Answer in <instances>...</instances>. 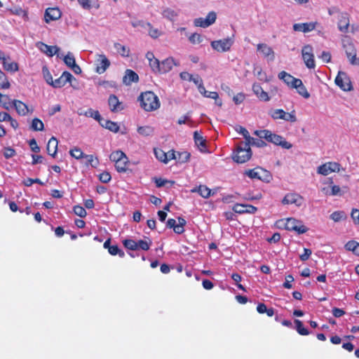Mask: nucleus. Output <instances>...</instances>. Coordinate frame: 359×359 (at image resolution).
Here are the masks:
<instances>
[{"label":"nucleus","mask_w":359,"mask_h":359,"mask_svg":"<svg viewBox=\"0 0 359 359\" xmlns=\"http://www.w3.org/2000/svg\"><path fill=\"white\" fill-rule=\"evenodd\" d=\"M137 100L140 102L141 108L147 112L157 110L161 106V102L158 96L152 91L142 93L139 95Z\"/></svg>","instance_id":"1"},{"label":"nucleus","mask_w":359,"mask_h":359,"mask_svg":"<svg viewBox=\"0 0 359 359\" xmlns=\"http://www.w3.org/2000/svg\"><path fill=\"white\" fill-rule=\"evenodd\" d=\"M252 156V150L248 142H241L237 145L232 158L238 163H243L250 160Z\"/></svg>","instance_id":"2"},{"label":"nucleus","mask_w":359,"mask_h":359,"mask_svg":"<svg viewBox=\"0 0 359 359\" xmlns=\"http://www.w3.org/2000/svg\"><path fill=\"white\" fill-rule=\"evenodd\" d=\"M109 158L114 162L115 168L118 172H126L128 170L129 161L126 155L120 150L112 152Z\"/></svg>","instance_id":"3"},{"label":"nucleus","mask_w":359,"mask_h":359,"mask_svg":"<svg viewBox=\"0 0 359 359\" xmlns=\"http://www.w3.org/2000/svg\"><path fill=\"white\" fill-rule=\"evenodd\" d=\"M244 175L250 179L259 180L264 182H269L272 180L271 172L261 167L246 170L244 172Z\"/></svg>","instance_id":"4"},{"label":"nucleus","mask_w":359,"mask_h":359,"mask_svg":"<svg viewBox=\"0 0 359 359\" xmlns=\"http://www.w3.org/2000/svg\"><path fill=\"white\" fill-rule=\"evenodd\" d=\"M269 115L273 119H283L286 121H290L292 123L297 121V117L295 115V111L293 110L290 113L285 112L283 109H277L274 110H271L269 112Z\"/></svg>","instance_id":"5"},{"label":"nucleus","mask_w":359,"mask_h":359,"mask_svg":"<svg viewBox=\"0 0 359 359\" xmlns=\"http://www.w3.org/2000/svg\"><path fill=\"white\" fill-rule=\"evenodd\" d=\"M285 228L288 231H294L299 234L304 233L308 231L309 229L304 225L301 220L290 217L288 218L285 223Z\"/></svg>","instance_id":"6"},{"label":"nucleus","mask_w":359,"mask_h":359,"mask_svg":"<svg viewBox=\"0 0 359 359\" xmlns=\"http://www.w3.org/2000/svg\"><path fill=\"white\" fill-rule=\"evenodd\" d=\"M233 43L232 38H226L211 41V47L216 51L223 53L229 51Z\"/></svg>","instance_id":"7"},{"label":"nucleus","mask_w":359,"mask_h":359,"mask_svg":"<svg viewBox=\"0 0 359 359\" xmlns=\"http://www.w3.org/2000/svg\"><path fill=\"white\" fill-rule=\"evenodd\" d=\"M340 168L341 165L339 163L330 161L318 166L317 172L320 175L327 176L332 172H339Z\"/></svg>","instance_id":"8"},{"label":"nucleus","mask_w":359,"mask_h":359,"mask_svg":"<svg viewBox=\"0 0 359 359\" xmlns=\"http://www.w3.org/2000/svg\"><path fill=\"white\" fill-rule=\"evenodd\" d=\"M334 82L336 85L344 91H350L352 90L351 82L345 72H339Z\"/></svg>","instance_id":"9"},{"label":"nucleus","mask_w":359,"mask_h":359,"mask_svg":"<svg viewBox=\"0 0 359 359\" xmlns=\"http://www.w3.org/2000/svg\"><path fill=\"white\" fill-rule=\"evenodd\" d=\"M281 202L283 205L294 204L300 207L303 205L304 199L303 196L297 193H288L284 196Z\"/></svg>","instance_id":"10"},{"label":"nucleus","mask_w":359,"mask_h":359,"mask_svg":"<svg viewBox=\"0 0 359 359\" xmlns=\"http://www.w3.org/2000/svg\"><path fill=\"white\" fill-rule=\"evenodd\" d=\"M178 224L176 223L175 219H168L166 222V226L170 229H173L175 233L177 234H182L184 232V226L186 225V220L181 217L177 218Z\"/></svg>","instance_id":"11"},{"label":"nucleus","mask_w":359,"mask_h":359,"mask_svg":"<svg viewBox=\"0 0 359 359\" xmlns=\"http://www.w3.org/2000/svg\"><path fill=\"white\" fill-rule=\"evenodd\" d=\"M302 53L306 66L309 69H313L316 65L312 53V47L311 46H305L302 50Z\"/></svg>","instance_id":"12"},{"label":"nucleus","mask_w":359,"mask_h":359,"mask_svg":"<svg viewBox=\"0 0 359 359\" xmlns=\"http://www.w3.org/2000/svg\"><path fill=\"white\" fill-rule=\"evenodd\" d=\"M72 80L76 81V79L69 72H64L62 75L55 80H53L52 83V86L53 88H62L67 83H72ZM72 86V84H71Z\"/></svg>","instance_id":"13"},{"label":"nucleus","mask_w":359,"mask_h":359,"mask_svg":"<svg viewBox=\"0 0 359 359\" xmlns=\"http://www.w3.org/2000/svg\"><path fill=\"white\" fill-rule=\"evenodd\" d=\"M110 66V61L104 54H98L97 59L96 60V68L95 72L102 74L106 72V70Z\"/></svg>","instance_id":"14"},{"label":"nucleus","mask_w":359,"mask_h":359,"mask_svg":"<svg viewBox=\"0 0 359 359\" xmlns=\"http://www.w3.org/2000/svg\"><path fill=\"white\" fill-rule=\"evenodd\" d=\"M108 104L111 111L114 113L119 112L125 109L123 102L119 101L118 97L115 95H110L108 98Z\"/></svg>","instance_id":"15"},{"label":"nucleus","mask_w":359,"mask_h":359,"mask_svg":"<svg viewBox=\"0 0 359 359\" xmlns=\"http://www.w3.org/2000/svg\"><path fill=\"white\" fill-rule=\"evenodd\" d=\"M232 209L238 214H255L257 211V207L249 204L236 203Z\"/></svg>","instance_id":"16"},{"label":"nucleus","mask_w":359,"mask_h":359,"mask_svg":"<svg viewBox=\"0 0 359 359\" xmlns=\"http://www.w3.org/2000/svg\"><path fill=\"white\" fill-rule=\"evenodd\" d=\"M36 47L43 53L49 57L57 54L60 48L56 46H48L43 42L39 41L36 43Z\"/></svg>","instance_id":"17"},{"label":"nucleus","mask_w":359,"mask_h":359,"mask_svg":"<svg viewBox=\"0 0 359 359\" xmlns=\"http://www.w3.org/2000/svg\"><path fill=\"white\" fill-rule=\"evenodd\" d=\"M179 63L176 62L173 57H170L161 62L160 69L158 74H165L169 72L174 66H178Z\"/></svg>","instance_id":"18"},{"label":"nucleus","mask_w":359,"mask_h":359,"mask_svg":"<svg viewBox=\"0 0 359 359\" xmlns=\"http://www.w3.org/2000/svg\"><path fill=\"white\" fill-rule=\"evenodd\" d=\"M338 28L341 32L346 33L349 27V15L347 13H340L338 16Z\"/></svg>","instance_id":"19"},{"label":"nucleus","mask_w":359,"mask_h":359,"mask_svg":"<svg viewBox=\"0 0 359 359\" xmlns=\"http://www.w3.org/2000/svg\"><path fill=\"white\" fill-rule=\"evenodd\" d=\"M146 58L149 61V65L151 69V71L154 74H158L160 69L161 62L155 57L154 53L152 52H147L146 53Z\"/></svg>","instance_id":"20"},{"label":"nucleus","mask_w":359,"mask_h":359,"mask_svg":"<svg viewBox=\"0 0 359 359\" xmlns=\"http://www.w3.org/2000/svg\"><path fill=\"white\" fill-rule=\"evenodd\" d=\"M61 17V12L57 8H48L46 10L44 20L48 23L50 21L58 20Z\"/></svg>","instance_id":"21"},{"label":"nucleus","mask_w":359,"mask_h":359,"mask_svg":"<svg viewBox=\"0 0 359 359\" xmlns=\"http://www.w3.org/2000/svg\"><path fill=\"white\" fill-rule=\"evenodd\" d=\"M316 25V22L296 23L293 25V29L296 32H302L304 33H306L315 29Z\"/></svg>","instance_id":"22"},{"label":"nucleus","mask_w":359,"mask_h":359,"mask_svg":"<svg viewBox=\"0 0 359 359\" xmlns=\"http://www.w3.org/2000/svg\"><path fill=\"white\" fill-rule=\"evenodd\" d=\"M12 106L15 108L16 112L20 116H26L29 113L27 105L23 102L18 100L10 101Z\"/></svg>","instance_id":"23"},{"label":"nucleus","mask_w":359,"mask_h":359,"mask_svg":"<svg viewBox=\"0 0 359 359\" xmlns=\"http://www.w3.org/2000/svg\"><path fill=\"white\" fill-rule=\"evenodd\" d=\"M344 48L345 49L346 56L349 59L352 65H355L356 50L355 49L353 44L351 42L348 41L347 43L344 44Z\"/></svg>","instance_id":"24"},{"label":"nucleus","mask_w":359,"mask_h":359,"mask_svg":"<svg viewBox=\"0 0 359 359\" xmlns=\"http://www.w3.org/2000/svg\"><path fill=\"white\" fill-rule=\"evenodd\" d=\"M278 79L283 80L290 88H292L294 85L297 84L299 79L285 71H282L278 74Z\"/></svg>","instance_id":"25"},{"label":"nucleus","mask_w":359,"mask_h":359,"mask_svg":"<svg viewBox=\"0 0 359 359\" xmlns=\"http://www.w3.org/2000/svg\"><path fill=\"white\" fill-rule=\"evenodd\" d=\"M139 81V76L133 70L127 69L125 76L123 78V82L127 86L130 85L132 83H137Z\"/></svg>","instance_id":"26"},{"label":"nucleus","mask_w":359,"mask_h":359,"mask_svg":"<svg viewBox=\"0 0 359 359\" xmlns=\"http://www.w3.org/2000/svg\"><path fill=\"white\" fill-rule=\"evenodd\" d=\"M257 50L261 52L265 57L270 60L274 59V52L273 49L266 43H259L257 46Z\"/></svg>","instance_id":"27"},{"label":"nucleus","mask_w":359,"mask_h":359,"mask_svg":"<svg viewBox=\"0 0 359 359\" xmlns=\"http://www.w3.org/2000/svg\"><path fill=\"white\" fill-rule=\"evenodd\" d=\"M252 90L261 100L269 101L270 100L268 93L263 90V88L259 83L253 84Z\"/></svg>","instance_id":"28"},{"label":"nucleus","mask_w":359,"mask_h":359,"mask_svg":"<svg viewBox=\"0 0 359 359\" xmlns=\"http://www.w3.org/2000/svg\"><path fill=\"white\" fill-rule=\"evenodd\" d=\"M57 140L55 137H52L48 142L46 146V150L48 154L50 156L55 157L56 156L57 151Z\"/></svg>","instance_id":"29"},{"label":"nucleus","mask_w":359,"mask_h":359,"mask_svg":"<svg viewBox=\"0 0 359 359\" xmlns=\"http://www.w3.org/2000/svg\"><path fill=\"white\" fill-rule=\"evenodd\" d=\"M271 143H273L276 145L280 146L284 149H289L292 148V145L290 142H287L285 139L278 135L274 134Z\"/></svg>","instance_id":"30"},{"label":"nucleus","mask_w":359,"mask_h":359,"mask_svg":"<svg viewBox=\"0 0 359 359\" xmlns=\"http://www.w3.org/2000/svg\"><path fill=\"white\" fill-rule=\"evenodd\" d=\"M191 192H198L201 196L204 198H209L212 194V191L205 185H199L198 187L193 189Z\"/></svg>","instance_id":"31"},{"label":"nucleus","mask_w":359,"mask_h":359,"mask_svg":"<svg viewBox=\"0 0 359 359\" xmlns=\"http://www.w3.org/2000/svg\"><path fill=\"white\" fill-rule=\"evenodd\" d=\"M137 132L142 137H149L154 135V128L151 126H139L137 128Z\"/></svg>","instance_id":"32"},{"label":"nucleus","mask_w":359,"mask_h":359,"mask_svg":"<svg viewBox=\"0 0 359 359\" xmlns=\"http://www.w3.org/2000/svg\"><path fill=\"white\" fill-rule=\"evenodd\" d=\"M292 88L297 89V93L306 99H308L310 97L309 93L307 91L302 80L299 79H298V83L294 85Z\"/></svg>","instance_id":"33"},{"label":"nucleus","mask_w":359,"mask_h":359,"mask_svg":"<svg viewBox=\"0 0 359 359\" xmlns=\"http://www.w3.org/2000/svg\"><path fill=\"white\" fill-rule=\"evenodd\" d=\"M329 184H330L331 190L330 192H326L327 196H342L344 192L338 185L333 184L332 178H328Z\"/></svg>","instance_id":"34"},{"label":"nucleus","mask_w":359,"mask_h":359,"mask_svg":"<svg viewBox=\"0 0 359 359\" xmlns=\"http://www.w3.org/2000/svg\"><path fill=\"white\" fill-rule=\"evenodd\" d=\"M7 59H10V57H6L5 56L4 60H2V65H3L4 69L8 72H15L18 71L19 67H18V63H16L15 62H8Z\"/></svg>","instance_id":"35"},{"label":"nucleus","mask_w":359,"mask_h":359,"mask_svg":"<svg viewBox=\"0 0 359 359\" xmlns=\"http://www.w3.org/2000/svg\"><path fill=\"white\" fill-rule=\"evenodd\" d=\"M254 133L259 137L264 138L269 142H271L274 135V133L269 130H255Z\"/></svg>","instance_id":"36"},{"label":"nucleus","mask_w":359,"mask_h":359,"mask_svg":"<svg viewBox=\"0 0 359 359\" xmlns=\"http://www.w3.org/2000/svg\"><path fill=\"white\" fill-rule=\"evenodd\" d=\"M194 138L196 144L199 147L200 150L203 151L206 147L205 140L198 133V131H195L194 133Z\"/></svg>","instance_id":"37"},{"label":"nucleus","mask_w":359,"mask_h":359,"mask_svg":"<svg viewBox=\"0 0 359 359\" xmlns=\"http://www.w3.org/2000/svg\"><path fill=\"white\" fill-rule=\"evenodd\" d=\"M294 324L296 330L300 335L306 336L309 334L308 329L304 327L303 323L300 320H294Z\"/></svg>","instance_id":"38"},{"label":"nucleus","mask_w":359,"mask_h":359,"mask_svg":"<svg viewBox=\"0 0 359 359\" xmlns=\"http://www.w3.org/2000/svg\"><path fill=\"white\" fill-rule=\"evenodd\" d=\"M151 243L152 242L149 238H147V241L139 240L137 242L136 241V244L137 245V250L140 249L144 251H147L149 250Z\"/></svg>","instance_id":"39"},{"label":"nucleus","mask_w":359,"mask_h":359,"mask_svg":"<svg viewBox=\"0 0 359 359\" xmlns=\"http://www.w3.org/2000/svg\"><path fill=\"white\" fill-rule=\"evenodd\" d=\"M114 48L117 50V52L122 55L123 57H128L130 55V49L126 46L119 43H115Z\"/></svg>","instance_id":"40"},{"label":"nucleus","mask_w":359,"mask_h":359,"mask_svg":"<svg viewBox=\"0 0 359 359\" xmlns=\"http://www.w3.org/2000/svg\"><path fill=\"white\" fill-rule=\"evenodd\" d=\"M44 128V124L41 120L34 118L31 124V129L34 131H42Z\"/></svg>","instance_id":"41"},{"label":"nucleus","mask_w":359,"mask_h":359,"mask_svg":"<svg viewBox=\"0 0 359 359\" xmlns=\"http://www.w3.org/2000/svg\"><path fill=\"white\" fill-rule=\"evenodd\" d=\"M154 151L155 156L158 160L164 163H168V154L161 149H154Z\"/></svg>","instance_id":"42"},{"label":"nucleus","mask_w":359,"mask_h":359,"mask_svg":"<svg viewBox=\"0 0 359 359\" xmlns=\"http://www.w3.org/2000/svg\"><path fill=\"white\" fill-rule=\"evenodd\" d=\"M104 128L108 129L113 133H117L118 132L120 127L116 122L107 120V121H104Z\"/></svg>","instance_id":"43"},{"label":"nucleus","mask_w":359,"mask_h":359,"mask_svg":"<svg viewBox=\"0 0 359 359\" xmlns=\"http://www.w3.org/2000/svg\"><path fill=\"white\" fill-rule=\"evenodd\" d=\"M108 252L113 256L118 255L120 257H124L125 256L124 252L121 250L117 245H111V247L109 248Z\"/></svg>","instance_id":"44"},{"label":"nucleus","mask_w":359,"mask_h":359,"mask_svg":"<svg viewBox=\"0 0 359 359\" xmlns=\"http://www.w3.org/2000/svg\"><path fill=\"white\" fill-rule=\"evenodd\" d=\"M190 158V153L188 151H182L177 153V161L180 163L187 162Z\"/></svg>","instance_id":"45"},{"label":"nucleus","mask_w":359,"mask_h":359,"mask_svg":"<svg viewBox=\"0 0 359 359\" xmlns=\"http://www.w3.org/2000/svg\"><path fill=\"white\" fill-rule=\"evenodd\" d=\"M162 15L163 18L172 21L174 20L177 14L174 10L168 8L163 11Z\"/></svg>","instance_id":"46"},{"label":"nucleus","mask_w":359,"mask_h":359,"mask_svg":"<svg viewBox=\"0 0 359 359\" xmlns=\"http://www.w3.org/2000/svg\"><path fill=\"white\" fill-rule=\"evenodd\" d=\"M235 130L236 132H238V133L241 134L243 136L244 139L245 140L244 142L249 143V140L251 136L250 135V133L246 128L241 126H236Z\"/></svg>","instance_id":"47"},{"label":"nucleus","mask_w":359,"mask_h":359,"mask_svg":"<svg viewBox=\"0 0 359 359\" xmlns=\"http://www.w3.org/2000/svg\"><path fill=\"white\" fill-rule=\"evenodd\" d=\"M10 83L6 75L0 69V88L8 89L10 88Z\"/></svg>","instance_id":"48"},{"label":"nucleus","mask_w":359,"mask_h":359,"mask_svg":"<svg viewBox=\"0 0 359 359\" xmlns=\"http://www.w3.org/2000/svg\"><path fill=\"white\" fill-rule=\"evenodd\" d=\"M262 138L257 139L250 137L249 140V146L250 145L255 146L257 147H264L266 146V143L262 140Z\"/></svg>","instance_id":"49"},{"label":"nucleus","mask_w":359,"mask_h":359,"mask_svg":"<svg viewBox=\"0 0 359 359\" xmlns=\"http://www.w3.org/2000/svg\"><path fill=\"white\" fill-rule=\"evenodd\" d=\"M69 154L76 159H81L83 158L85 156L83 152L79 147H74L73 149H71L69 151Z\"/></svg>","instance_id":"50"},{"label":"nucleus","mask_w":359,"mask_h":359,"mask_svg":"<svg viewBox=\"0 0 359 359\" xmlns=\"http://www.w3.org/2000/svg\"><path fill=\"white\" fill-rule=\"evenodd\" d=\"M123 246L130 250H137L136 241L133 239H125L123 241Z\"/></svg>","instance_id":"51"},{"label":"nucleus","mask_w":359,"mask_h":359,"mask_svg":"<svg viewBox=\"0 0 359 359\" xmlns=\"http://www.w3.org/2000/svg\"><path fill=\"white\" fill-rule=\"evenodd\" d=\"M0 104L6 109H9L11 107L10 98L7 95H2L0 93Z\"/></svg>","instance_id":"52"},{"label":"nucleus","mask_w":359,"mask_h":359,"mask_svg":"<svg viewBox=\"0 0 359 359\" xmlns=\"http://www.w3.org/2000/svg\"><path fill=\"white\" fill-rule=\"evenodd\" d=\"M83 114H84V116H86L87 117L93 118L96 121L99 120V119L100 120L101 115L100 114V112L97 110L89 109L87 111H86Z\"/></svg>","instance_id":"53"},{"label":"nucleus","mask_w":359,"mask_h":359,"mask_svg":"<svg viewBox=\"0 0 359 359\" xmlns=\"http://www.w3.org/2000/svg\"><path fill=\"white\" fill-rule=\"evenodd\" d=\"M73 210L74 214L79 216L80 217H85L87 215L86 209L79 205L74 206Z\"/></svg>","instance_id":"54"},{"label":"nucleus","mask_w":359,"mask_h":359,"mask_svg":"<svg viewBox=\"0 0 359 359\" xmlns=\"http://www.w3.org/2000/svg\"><path fill=\"white\" fill-rule=\"evenodd\" d=\"M189 40L192 44H198L203 41V38L201 34L194 33L189 36Z\"/></svg>","instance_id":"55"},{"label":"nucleus","mask_w":359,"mask_h":359,"mask_svg":"<svg viewBox=\"0 0 359 359\" xmlns=\"http://www.w3.org/2000/svg\"><path fill=\"white\" fill-rule=\"evenodd\" d=\"M147 25L149 27V36L154 39H157L161 35V32L157 28L153 27L151 23L148 22Z\"/></svg>","instance_id":"56"},{"label":"nucleus","mask_w":359,"mask_h":359,"mask_svg":"<svg viewBox=\"0 0 359 359\" xmlns=\"http://www.w3.org/2000/svg\"><path fill=\"white\" fill-rule=\"evenodd\" d=\"M83 158L87 159L86 165H91L93 167H96L98 165V159L93 155H86Z\"/></svg>","instance_id":"57"},{"label":"nucleus","mask_w":359,"mask_h":359,"mask_svg":"<svg viewBox=\"0 0 359 359\" xmlns=\"http://www.w3.org/2000/svg\"><path fill=\"white\" fill-rule=\"evenodd\" d=\"M64 62L67 66L71 67L76 62L74 55L69 53L64 57Z\"/></svg>","instance_id":"58"},{"label":"nucleus","mask_w":359,"mask_h":359,"mask_svg":"<svg viewBox=\"0 0 359 359\" xmlns=\"http://www.w3.org/2000/svg\"><path fill=\"white\" fill-rule=\"evenodd\" d=\"M205 97H208V98H211V99H213L215 100V102L217 105L219 106H222V101L219 100H218V98H219V95L217 92H215V91H208V93L207 95H205Z\"/></svg>","instance_id":"59"},{"label":"nucleus","mask_w":359,"mask_h":359,"mask_svg":"<svg viewBox=\"0 0 359 359\" xmlns=\"http://www.w3.org/2000/svg\"><path fill=\"white\" fill-rule=\"evenodd\" d=\"M42 71H43V76H44L46 81L47 82V83L52 86L53 79L52 75L49 72L48 68L46 67H43Z\"/></svg>","instance_id":"60"},{"label":"nucleus","mask_w":359,"mask_h":359,"mask_svg":"<svg viewBox=\"0 0 359 359\" xmlns=\"http://www.w3.org/2000/svg\"><path fill=\"white\" fill-rule=\"evenodd\" d=\"M98 178L102 183H108L111 180V177L109 172L104 171L99 175Z\"/></svg>","instance_id":"61"},{"label":"nucleus","mask_w":359,"mask_h":359,"mask_svg":"<svg viewBox=\"0 0 359 359\" xmlns=\"http://www.w3.org/2000/svg\"><path fill=\"white\" fill-rule=\"evenodd\" d=\"M217 18L216 13L214 11L209 12L207 16L205 18V22L210 26L212 25Z\"/></svg>","instance_id":"62"},{"label":"nucleus","mask_w":359,"mask_h":359,"mask_svg":"<svg viewBox=\"0 0 359 359\" xmlns=\"http://www.w3.org/2000/svg\"><path fill=\"white\" fill-rule=\"evenodd\" d=\"M34 183H37V184H39L41 185H43L44 183L42 182L40 179L39 178H36V179H32V178H27L26 180H25L23 181V184L26 187H30L32 186Z\"/></svg>","instance_id":"63"},{"label":"nucleus","mask_w":359,"mask_h":359,"mask_svg":"<svg viewBox=\"0 0 359 359\" xmlns=\"http://www.w3.org/2000/svg\"><path fill=\"white\" fill-rule=\"evenodd\" d=\"M154 182H155L156 186L157 187H162L165 186L167 183H170L171 184H173L175 183L174 181H169L167 180H164L163 178H161V177H159V178L155 177Z\"/></svg>","instance_id":"64"}]
</instances>
